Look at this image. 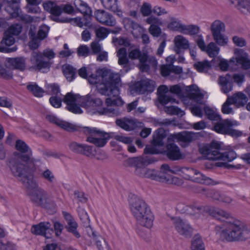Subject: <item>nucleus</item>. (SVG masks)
Wrapping results in <instances>:
<instances>
[{
	"label": "nucleus",
	"mask_w": 250,
	"mask_h": 250,
	"mask_svg": "<svg viewBox=\"0 0 250 250\" xmlns=\"http://www.w3.org/2000/svg\"><path fill=\"white\" fill-rule=\"evenodd\" d=\"M87 80L91 84L96 85L101 94L109 97L105 100L106 107L123 104L124 102L119 97L121 78L118 74L108 70L97 71L95 74L90 73Z\"/></svg>",
	"instance_id": "obj_1"
},
{
	"label": "nucleus",
	"mask_w": 250,
	"mask_h": 250,
	"mask_svg": "<svg viewBox=\"0 0 250 250\" xmlns=\"http://www.w3.org/2000/svg\"><path fill=\"white\" fill-rule=\"evenodd\" d=\"M63 102L66 104L68 111L74 114H81L83 110L79 106L86 108L93 114L106 115L109 116H116L119 114L117 108L102 107V101L93 94H89L81 97L72 92H68L63 98Z\"/></svg>",
	"instance_id": "obj_2"
},
{
	"label": "nucleus",
	"mask_w": 250,
	"mask_h": 250,
	"mask_svg": "<svg viewBox=\"0 0 250 250\" xmlns=\"http://www.w3.org/2000/svg\"><path fill=\"white\" fill-rule=\"evenodd\" d=\"M219 230L223 229L221 235L228 242L244 241L250 237V230L248 227L234 218L223 223L222 227L217 226Z\"/></svg>",
	"instance_id": "obj_3"
},
{
	"label": "nucleus",
	"mask_w": 250,
	"mask_h": 250,
	"mask_svg": "<svg viewBox=\"0 0 250 250\" xmlns=\"http://www.w3.org/2000/svg\"><path fill=\"white\" fill-rule=\"evenodd\" d=\"M84 133L87 135L86 141L94 144L98 147H103L111 138L125 145H130L133 141L132 137L118 134L114 132L106 133L96 127H83Z\"/></svg>",
	"instance_id": "obj_4"
},
{
	"label": "nucleus",
	"mask_w": 250,
	"mask_h": 250,
	"mask_svg": "<svg viewBox=\"0 0 250 250\" xmlns=\"http://www.w3.org/2000/svg\"><path fill=\"white\" fill-rule=\"evenodd\" d=\"M20 158L13 156L9 162V167L13 175L16 177L26 188H35L37 183L33 174L27 171L26 167Z\"/></svg>",
	"instance_id": "obj_5"
},
{
	"label": "nucleus",
	"mask_w": 250,
	"mask_h": 250,
	"mask_svg": "<svg viewBox=\"0 0 250 250\" xmlns=\"http://www.w3.org/2000/svg\"><path fill=\"white\" fill-rule=\"evenodd\" d=\"M20 158L13 156L9 162V167L13 175L16 177L26 188H35L37 183L33 174L27 171L26 167Z\"/></svg>",
	"instance_id": "obj_6"
},
{
	"label": "nucleus",
	"mask_w": 250,
	"mask_h": 250,
	"mask_svg": "<svg viewBox=\"0 0 250 250\" xmlns=\"http://www.w3.org/2000/svg\"><path fill=\"white\" fill-rule=\"evenodd\" d=\"M55 56V53L50 49H45L42 53L34 52L30 59L32 67L40 71L49 69L51 65L49 60L53 59Z\"/></svg>",
	"instance_id": "obj_7"
},
{
	"label": "nucleus",
	"mask_w": 250,
	"mask_h": 250,
	"mask_svg": "<svg viewBox=\"0 0 250 250\" xmlns=\"http://www.w3.org/2000/svg\"><path fill=\"white\" fill-rule=\"evenodd\" d=\"M42 6L45 11L55 17L54 20H57V17L62 12L69 15H74L76 13L75 7L69 3L58 5L55 1L47 0L43 2Z\"/></svg>",
	"instance_id": "obj_8"
},
{
	"label": "nucleus",
	"mask_w": 250,
	"mask_h": 250,
	"mask_svg": "<svg viewBox=\"0 0 250 250\" xmlns=\"http://www.w3.org/2000/svg\"><path fill=\"white\" fill-rule=\"evenodd\" d=\"M238 125L236 121L229 119L225 120L221 119L214 125L213 129L220 134L230 135L233 137H238L242 135V132L232 128V127L237 126Z\"/></svg>",
	"instance_id": "obj_9"
},
{
	"label": "nucleus",
	"mask_w": 250,
	"mask_h": 250,
	"mask_svg": "<svg viewBox=\"0 0 250 250\" xmlns=\"http://www.w3.org/2000/svg\"><path fill=\"white\" fill-rule=\"evenodd\" d=\"M15 148L17 151L13 154V156L20 158L21 161L27 163L34 164L36 160L32 157V151L25 142L17 140L15 143Z\"/></svg>",
	"instance_id": "obj_10"
},
{
	"label": "nucleus",
	"mask_w": 250,
	"mask_h": 250,
	"mask_svg": "<svg viewBox=\"0 0 250 250\" xmlns=\"http://www.w3.org/2000/svg\"><path fill=\"white\" fill-rule=\"evenodd\" d=\"M155 161L154 157L141 156L129 158L127 163L130 167L135 168V174L139 176L143 174V171L146 168V166L154 163Z\"/></svg>",
	"instance_id": "obj_11"
},
{
	"label": "nucleus",
	"mask_w": 250,
	"mask_h": 250,
	"mask_svg": "<svg viewBox=\"0 0 250 250\" xmlns=\"http://www.w3.org/2000/svg\"><path fill=\"white\" fill-rule=\"evenodd\" d=\"M167 143L166 149L160 151L157 148V154L161 153L166 155L170 160L177 161L183 158V155L179 146L175 144L174 140L169 136L167 139Z\"/></svg>",
	"instance_id": "obj_12"
},
{
	"label": "nucleus",
	"mask_w": 250,
	"mask_h": 250,
	"mask_svg": "<svg viewBox=\"0 0 250 250\" xmlns=\"http://www.w3.org/2000/svg\"><path fill=\"white\" fill-rule=\"evenodd\" d=\"M31 189L30 196L33 202L38 206L46 208L50 203L48 193L42 188H40L37 186L35 188H27Z\"/></svg>",
	"instance_id": "obj_13"
},
{
	"label": "nucleus",
	"mask_w": 250,
	"mask_h": 250,
	"mask_svg": "<svg viewBox=\"0 0 250 250\" xmlns=\"http://www.w3.org/2000/svg\"><path fill=\"white\" fill-rule=\"evenodd\" d=\"M129 208L135 218L151 209L143 200L137 196H133L130 199Z\"/></svg>",
	"instance_id": "obj_14"
},
{
	"label": "nucleus",
	"mask_w": 250,
	"mask_h": 250,
	"mask_svg": "<svg viewBox=\"0 0 250 250\" xmlns=\"http://www.w3.org/2000/svg\"><path fill=\"white\" fill-rule=\"evenodd\" d=\"M221 144L217 141H212L209 145L204 146L200 149L201 153L206 155L209 159L220 160L222 152L220 151Z\"/></svg>",
	"instance_id": "obj_15"
},
{
	"label": "nucleus",
	"mask_w": 250,
	"mask_h": 250,
	"mask_svg": "<svg viewBox=\"0 0 250 250\" xmlns=\"http://www.w3.org/2000/svg\"><path fill=\"white\" fill-rule=\"evenodd\" d=\"M171 219L173 221L176 230L180 235L186 238H190L192 236L193 229L189 224L179 217H172Z\"/></svg>",
	"instance_id": "obj_16"
},
{
	"label": "nucleus",
	"mask_w": 250,
	"mask_h": 250,
	"mask_svg": "<svg viewBox=\"0 0 250 250\" xmlns=\"http://www.w3.org/2000/svg\"><path fill=\"white\" fill-rule=\"evenodd\" d=\"M94 17L100 23L108 26H114L117 23L114 17L104 10H96L94 12Z\"/></svg>",
	"instance_id": "obj_17"
},
{
	"label": "nucleus",
	"mask_w": 250,
	"mask_h": 250,
	"mask_svg": "<svg viewBox=\"0 0 250 250\" xmlns=\"http://www.w3.org/2000/svg\"><path fill=\"white\" fill-rule=\"evenodd\" d=\"M116 125L125 131H131L137 127L142 126L143 123L139 122L137 119L132 118H124L117 119L116 121Z\"/></svg>",
	"instance_id": "obj_18"
},
{
	"label": "nucleus",
	"mask_w": 250,
	"mask_h": 250,
	"mask_svg": "<svg viewBox=\"0 0 250 250\" xmlns=\"http://www.w3.org/2000/svg\"><path fill=\"white\" fill-rule=\"evenodd\" d=\"M206 210L209 215L224 223L233 218L228 212L215 207H208Z\"/></svg>",
	"instance_id": "obj_19"
},
{
	"label": "nucleus",
	"mask_w": 250,
	"mask_h": 250,
	"mask_svg": "<svg viewBox=\"0 0 250 250\" xmlns=\"http://www.w3.org/2000/svg\"><path fill=\"white\" fill-rule=\"evenodd\" d=\"M195 136L194 133L188 131H183L178 133L173 134L169 137L174 140V141L179 143H183L184 145L181 144L182 146L186 147L190 143L192 142Z\"/></svg>",
	"instance_id": "obj_20"
},
{
	"label": "nucleus",
	"mask_w": 250,
	"mask_h": 250,
	"mask_svg": "<svg viewBox=\"0 0 250 250\" xmlns=\"http://www.w3.org/2000/svg\"><path fill=\"white\" fill-rule=\"evenodd\" d=\"M174 43V51L177 54L184 53L185 50L189 48L188 41L182 35H177L175 37Z\"/></svg>",
	"instance_id": "obj_21"
},
{
	"label": "nucleus",
	"mask_w": 250,
	"mask_h": 250,
	"mask_svg": "<svg viewBox=\"0 0 250 250\" xmlns=\"http://www.w3.org/2000/svg\"><path fill=\"white\" fill-rule=\"evenodd\" d=\"M154 218V215L150 209L135 219L138 225L150 229L153 225Z\"/></svg>",
	"instance_id": "obj_22"
},
{
	"label": "nucleus",
	"mask_w": 250,
	"mask_h": 250,
	"mask_svg": "<svg viewBox=\"0 0 250 250\" xmlns=\"http://www.w3.org/2000/svg\"><path fill=\"white\" fill-rule=\"evenodd\" d=\"M154 218V215L150 209L135 219L138 225L150 229L153 225Z\"/></svg>",
	"instance_id": "obj_23"
},
{
	"label": "nucleus",
	"mask_w": 250,
	"mask_h": 250,
	"mask_svg": "<svg viewBox=\"0 0 250 250\" xmlns=\"http://www.w3.org/2000/svg\"><path fill=\"white\" fill-rule=\"evenodd\" d=\"M46 118L50 122L55 123L66 131H74L78 130V126L76 125L61 120L53 115H47Z\"/></svg>",
	"instance_id": "obj_24"
},
{
	"label": "nucleus",
	"mask_w": 250,
	"mask_h": 250,
	"mask_svg": "<svg viewBox=\"0 0 250 250\" xmlns=\"http://www.w3.org/2000/svg\"><path fill=\"white\" fill-rule=\"evenodd\" d=\"M135 92L138 94H145L151 92L154 90L152 81L150 80H144L136 83L134 86Z\"/></svg>",
	"instance_id": "obj_25"
},
{
	"label": "nucleus",
	"mask_w": 250,
	"mask_h": 250,
	"mask_svg": "<svg viewBox=\"0 0 250 250\" xmlns=\"http://www.w3.org/2000/svg\"><path fill=\"white\" fill-rule=\"evenodd\" d=\"M6 5L5 10L13 17H17L20 15V0H5Z\"/></svg>",
	"instance_id": "obj_26"
},
{
	"label": "nucleus",
	"mask_w": 250,
	"mask_h": 250,
	"mask_svg": "<svg viewBox=\"0 0 250 250\" xmlns=\"http://www.w3.org/2000/svg\"><path fill=\"white\" fill-rule=\"evenodd\" d=\"M105 9L116 13L119 17H123V12L120 8L118 0H100Z\"/></svg>",
	"instance_id": "obj_27"
},
{
	"label": "nucleus",
	"mask_w": 250,
	"mask_h": 250,
	"mask_svg": "<svg viewBox=\"0 0 250 250\" xmlns=\"http://www.w3.org/2000/svg\"><path fill=\"white\" fill-rule=\"evenodd\" d=\"M73 4L77 12L82 13L83 16H91L92 10L85 1L83 0H74Z\"/></svg>",
	"instance_id": "obj_28"
},
{
	"label": "nucleus",
	"mask_w": 250,
	"mask_h": 250,
	"mask_svg": "<svg viewBox=\"0 0 250 250\" xmlns=\"http://www.w3.org/2000/svg\"><path fill=\"white\" fill-rule=\"evenodd\" d=\"M192 172L195 173V176L191 175L190 176V180L194 182L205 184L206 185H215V182L212 179L205 176L203 174L197 170H191Z\"/></svg>",
	"instance_id": "obj_29"
},
{
	"label": "nucleus",
	"mask_w": 250,
	"mask_h": 250,
	"mask_svg": "<svg viewBox=\"0 0 250 250\" xmlns=\"http://www.w3.org/2000/svg\"><path fill=\"white\" fill-rule=\"evenodd\" d=\"M51 225L49 222H42L38 224L33 225L31 232L35 235L45 236L46 232L51 228Z\"/></svg>",
	"instance_id": "obj_30"
},
{
	"label": "nucleus",
	"mask_w": 250,
	"mask_h": 250,
	"mask_svg": "<svg viewBox=\"0 0 250 250\" xmlns=\"http://www.w3.org/2000/svg\"><path fill=\"white\" fill-rule=\"evenodd\" d=\"M231 76L227 74L224 77L221 76L219 78V84L221 86L222 91L225 94L229 93L232 89V83L231 82Z\"/></svg>",
	"instance_id": "obj_31"
},
{
	"label": "nucleus",
	"mask_w": 250,
	"mask_h": 250,
	"mask_svg": "<svg viewBox=\"0 0 250 250\" xmlns=\"http://www.w3.org/2000/svg\"><path fill=\"white\" fill-rule=\"evenodd\" d=\"M91 16H83V18L82 19L80 17H77L67 19L64 21L65 22H70L72 23L75 24L76 25L83 27V26H89L91 23Z\"/></svg>",
	"instance_id": "obj_32"
},
{
	"label": "nucleus",
	"mask_w": 250,
	"mask_h": 250,
	"mask_svg": "<svg viewBox=\"0 0 250 250\" xmlns=\"http://www.w3.org/2000/svg\"><path fill=\"white\" fill-rule=\"evenodd\" d=\"M231 3L245 14L250 13V0H229Z\"/></svg>",
	"instance_id": "obj_33"
},
{
	"label": "nucleus",
	"mask_w": 250,
	"mask_h": 250,
	"mask_svg": "<svg viewBox=\"0 0 250 250\" xmlns=\"http://www.w3.org/2000/svg\"><path fill=\"white\" fill-rule=\"evenodd\" d=\"M7 62L13 68L23 70L25 68V60L22 57L7 58Z\"/></svg>",
	"instance_id": "obj_34"
},
{
	"label": "nucleus",
	"mask_w": 250,
	"mask_h": 250,
	"mask_svg": "<svg viewBox=\"0 0 250 250\" xmlns=\"http://www.w3.org/2000/svg\"><path fill=\"white\" fill-rule=\"evenodd\" d=\"M201 210L202 207L197 205V203H193L187 206L184 208L185 212L187 214L193 216L195 218L200 217Z\"/></svg>",
	"instance_id": "obj_35"
},
{
	"label": "nucleus",
	"mask_w": 250,
	"mask_h": 250,
	"mask_svg": "<svg viewBox=\"0 0 250 250\" xmlns=\"http://www.w3.org/2000/svg\"><path fill=\"white\" fill-rule=\"evenodd\" d=\"M230 63H235V64H241L242 68L244 70L250 68V60L245 56H240L236 58H232L229 60Z\"/></svg>",
	"instance_id": "obj_36"
},
{
	"label": "nucleus",
	"mask_w": 250,
	"mask_h": 250,
	"mask_svg": "<svg viewBox=\"0 0 250 250\" xmlns=\"http://www.w3.org/2000/svg\"><path fill=\"white\" fill-rule=\"evenodd\" d=\"M210 30L212 36L222 33L225 30V24L220 20H215L212 23Z\"/></svg>",
	"instance_id": "obj_37"
},
{
	"label": "nucleus",
	"mask_w": 250,
	"mask_h": 250,
	"mask_svg": "<svg viewBox=\"0 0 250 250\" xmlns=\"http://www.w3.org/2000/svg\"><path fill=\"white\" fill-rule=\"evenodd\" d=\"M26 88L36 97H41L43 96L44 90L42 88L39 87L35 83H29L27 84Z\"/></svg>",
	"instance_id": "obj_38"
},
{
	"label": "nucleus",
	"mask_w": 250,
	"mask_h": 250,
	"mask_svg": "<svg viewBox=\"0 0 250 250\" xmlns=\"http://www.w3.org/2000/svg\"><path fill=\"white\" fill-rule=\"evenodd\" d=\"M62 72L66 77V79L69 82L72 81L75 77V69L69 64H64L62 67Z\"/></svg>",
	"instance_id": "obj_39"
},
{
	"label": "nucleus",
	"mask_w": 250,
	"mask_h": 250,
	"mask_svg": "<svg viewBox=\"0 0 250 250\" xmlns=\"http://www.w3.org/2000/svg\"><path fill=\"white\" fill-rule=\"evenodd\" d=\"M193 66L199 72H207L211 68V65L208 60L197 62L193 64Z\"/></svg>",
	"instance_id": "obj_40"
},
{
	"label": "nucleus",
	"mask_w": 250,
	"mask_h": 250,
	"mask_svg": "<svg viewBox=\"0 0 250 250\" xmlns=\"http://www.w3.org/2000/svg\"><path fill=\"white\" fill-rule=\"evenodd\" d=\"M191 249L192 250H205L204 243L200 236L195 235L191 241Z\"/></svg>",
	"instance_id": "obj_41"
},
{
	"label": "nucleus",
	"mask_w": 250,
	"mask_h": 250,
	"mask_svg": "<svg viewBox=\"0 0 250 250\" xmlns=\"http://www.w3.org/2000/svg\"><path fill=\"white\" fill-rule=\"evenodd\" d=\"M184 25L180 21L172 18L171 19L170 22L167 24V27L170 30L182 33Z\"/></svg>",
	"instance_id": "obj_42"
},
{
	"label": "nucleus",
	"mask_w": 250,
	"mask_h": 250,
	"mask_svg": "<svg viewBox=\"0 0 250 250\" xmlns=\"http://www.w3.org/2000/svg\"><path fill=\"white\" fill-rule=\"evenodd\" d=\"M47 93L52 96H62L60 86L57 83L47 84L45 85Z\"/></svg>",
	"instance_id": "obj_43"
},
{
	"label": "nucleus",
	"mask_w": 250,
	"mask_h": 250,
	"mask_svg": "<svg viewBox=\"0 0 250 250\" xmlns=\"http://www.w3.org/2000/svg\"><path fill=\"white\" fill-rule=\"evenodd\" d=\"M204 111L207 118L211 121H218L221 119V116L208 106L204 107Z\"/></svg>",
	"instance_id": "obj_44"
},
{
	"label": "nucleus",
	"mask_w": 250,
	"mask_h": 250,
	"mask_svg": "<svg viewBox=\"0 0 250 250\" xmlns=\"http://www.w3.org/2000/svg\"><path fill=\"white\" fill-rule=\"evenodd\" d=\"M156 131L154 132L155 134ZM144 153L145 154H156V137L153 134V138L150 142V144L146 145Z\"/></svg>",
	"instance_id": "obj_45"
},
{
	"label": "nucleus",
	"mask_w": 250,
	"mask_h": 250,
	"mask_svg": "<svg viewBox=\"0 0 250 250\" xmlns=\"http://www.w3.org/2000/svg\"><path fill=\"white\" fill-rule=\"evenodd\" d=\"M200 27L196 25L190 24L188 25H184L182 33L195 35L200 32Z\"/></svg>",
	"instance_id": "obj_46"
},
{
	"label": "nucleus",
	"mask_w": 250,
	"mask_h": 250,
	"mask_svg": "<svg viewBox=\"0 0 250 250\" xmlns=\"http://www.w3.org/2000/svg\"><path fill=\"white\" fill-rule=\"evenodd\" d=\"M78 227L77 223L74 221L67 223L65 228L68 232L71 233L77 238H79L81 234L77 230Z\"/></svg>",
	"instance_id": "obj_47"
},
{
	"label": "nucleus",
	"mask_w": 250,
	"mask_h": 250,
	"mask_svg": "<svg viewBox=\"0 0 250 250\" xmlns=\"http://www.w3.org/2000/svg\"><path fill=\"white\" fill-rule=\"evenodd\" d=\"M221 160L226 161L227 163L231 162L237 157V154L233 149L227 150L222 152Z\"/></svg>",
	"instance_id": "obj_48"
},
{
	"label": "nucleus",
	"mask_w": 250,
	"mask_h": 250,
	"mask_svg": "<svg viewBox=\"0 0 250 250\" xmlns=\"http://www.w3.org/2000/svg\"><path fill=\"white\" fill-rule=\"evenodd\" d=\"M41 176L50 184H53L56 182V177L53 172L48 168L42 170Z\"/></svg>",
	"instance_id": "obj_49"
},
{
	"label": "nucleus",
	"mask_w": 250,
	"mask_h": 250,
	"mask_svg": "<svg viewBox=\"0 0 250 250\" xmlns=\"http://www.w3.org/2000/svg\"><path fill=\"white\" fill-rule=\"evenodd\" d=\"M210 57L214 58L219 52V48L213 42L209 43L205 51Z\"/></svg>",
	"instance_id": "obj_50"
},
{
	"label": "nucleus",
	"mask_w": 250,
	"mask_h": 250,
	"mask_svg": "<svg viewBox=\"0 0 250 250\" xmlns=\"http://www.w3.org/2000/svg\"><path fill=\"white\" fill-rule=\"evenodd\" d=\"M203 191H205L206 195L211 198L214 200L219 201L221 197V193L219 191L215 190L213 189H203Z\"/></svg>",
	"instance_id": "obj_51"
},
{
	"label": "nucleus",
	"mask_w": 250,
	"mask_h": 250,
	"mask_svg": "<svg viewBox=\"0 0 250 250\" xmlns=\"http://www.w3.org/2000/svg\"><path fill=\"white\" fill-rule=\"evenodd\" d=\"M96 149L92 146L83 144V146L82 154L89 157H93L95 156Z\"/></svg>",
	"instance_id": "obj_52"
},
{
	"label": "nucleus",
	"mask_w": 250,
	"mask_h": 250,
	"mask_svg": "<svg viewBox=\"0 0 250 250\" xmlns=\"http://www.w3.org/2000/svg\"><path fill=\"white\" fill-rule=\"evenodd\" d=\"M167 136V130L162 128L157 129V147L164 146L163 140L166 138Z\"/></svg>",
	"instance_id": "obj_53"
},
{
	"label": "nucleus",
	"mask_w": 250,
	"mask_h": 250,
	"mask_svg": "<svg viewBox=\"0 0 250 250\" xmlns=\"http://www.w3.org/2000/svg\"><path fill=\"white\" fill-rule=\"evenodd\" d=\"M164 110L166 112L170 115H176L182 116L184 114L183 111L175 106H165Z\"/></svg>",
	"instance_id": "obj_54"
},
{
	"label": "nucleus",
	"mask_w": 250,
	"mask_h": 250,
	"mask_svg": "<svg viewBox=\"0 0 250 250\" xmlns=\"http://www.w3.org/2000/svg\"><path fill=\"white\" fill-rule=\"evenodd\" d=\"M146 22L150 24L149 28V32L154 37L156 36V18L154 16H150L146 19Z\"/></svg>",
	"instance_id": "obj_55"
},
{
	"label": "nucleus",
	"mask_w": 250,
	"mask_h": 250,
	"mask_svg": "<svg viewBox=\"0 0 250 250\" xmlns=\"http://www.w3.org/2000/svg\"><path fill=\"white\" fill-rule=\"evenodd\" d=\"M22 26L19 24L12 25L9 29L5 31L7 34H8L12 36H17L21 31Z\"/></svg>",
	"instance_id": "obj_56"
},
{
	"label": "nucleus",
	"mask_w": 250,
	"mask_h": 250,
	"mask_svg": "<svg viewBox=\"0 0 250 250\" xmlns=\"http://www.w3.org/2000/svg\"><path fill=\"white\" fill-rule=\"evenodd\" d=\"M214 40L216 43L220 46H224L226 45L228 42V39L223 34H218L217 35L212 36Z\"/></svg>",
	"instance_id": "obj_57"
},
{
	"label": "nucleus",
	"mask_w": 250,
	"mask_h": 250,
	"mask_svg": "<svg viewBox=\"0 0 250 250\" xmlns=\"http://www.w3.org/2000/svg\"><path fill=\"white\" fill-rule=\"evenodd\" d=\"M95 32L97 38L100 40H104L109 34L107 28L104 27H100L96 28Z\"/></svg>",
	"instance_id": "obj_58"
},
{
	"label": "nucleus",
	"mask_w": 250,
	"mask_h": 250,
	"mask_svg": "<svg viewBox=\"0 0 250 250\" xmlns=\"http://www.w3.org/2000/svg\"><path fill=\"white\" fill-rule=\"evenodd\" d=\"M143 173L142 175L139 176L149 178L152 180H155L156 178V170L154 168H145L143 171Z\"/></svg>",
	"instance_id": "obj_59"
},
{
	"label": "nucleus",
	"mask_w": 250,
	"mask_h": 250,
	"mask_svg": "<svg viewBox=\"0 0 250 250\" xmlns=\"http://www.w3.org/2000/svg\"><path fill=\"white\" fill-rule=\"evenodd\" d=\"M63 101V98L62 96H51L49 99L50 104L55 108L61 107L62 103Z\"/></svg>",
	"instance_id": "obj_60"
},
{
	"label": "nucleus",
	"mask_w": 250,
	"mask_h": 250,
	"mask_svg": "<svg viewBox=\"0 0 250 250\" xmlns=\"http://www.w3.org/2000/svg\"><path fill=\"white\" fill-rule=\"evenodd\" d=\"M83 145L76 142H72L69 144L68 147L71 151L76 153L81 154Z\"/></svg>",
	"instance_id": "obj_61"
},
{
	"label": "nucleus",
	"mask_w": 250,
	"mask_h": 250,
	"mask_svg": "<svg viewBox=\"0 0 250 250\" xmlns=\"http://www.w3.org/2000/svg\"><path fill=\"white\" fill-rule=\"evenodd\" d=\"M49 29V27L45 25L41 26L38 33V38L40 40L44 39L47 36Z\"/></svg>",
	"instance_id": "obj_62"
},
{
	"label": "nucleus",
	"mask_w": 250,
	"mask_h": 250,
	"mask_svg": "<svg viewBox=\"0 0 250 250\" xmlns=\"http://www.w3.org/2000/svg\"><path fill=\"white\" fill-rule=\"evenodd\" d=\"M15 42V39L14 37L10 34H7L5 32L4 37L1 42L2 44H5L7 46H10L13 45Z\"/></svg>",
	"instance_id": "obj_63"
},
{
	"label": "nucleus",
	"mask_w": 250,
	"mask_h": 250,
	"mask_svg": "<svg viewBox=\"0 0 250 250\" xmlns=\"http://www.w3.org/2000/svg\"><path fill=\"white\" fill-rule=\"evenodd\" d=\"M77 53L79 56L86 57L90 54V49L87 45H81L78 47Z\"/></svg>",
	"instance_id": "obj_64"
}]
</instances>
